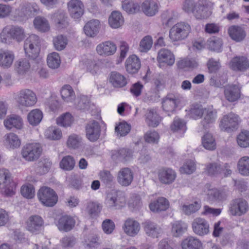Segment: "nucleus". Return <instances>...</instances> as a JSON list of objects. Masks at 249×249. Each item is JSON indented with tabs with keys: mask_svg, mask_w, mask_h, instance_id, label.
Here are the masks:
<instances>
[{
	"mask_svg": "<svg viewBox=\"0 0 249 249\" xmlns=\"http://www.w3.org/2000/svg\"><path fill=\"white\" fill-rule=\"evenodd\" d=\"M201 206L200 202L195 201L191 204L182 205L181 210L185 214L190 215L197 212Z\"/></svg>",
	"mask_w": 249,
	"mask_h": 249,
	"instance_id": "nucleus-56",
	"label": "nucleus"
},
{
	"mask_svg": "<svg viewBox=\"0 0 249 249\" xmlns=\"http://www.w3.org/2000/svg\"><path fill=\"white\" fill-rule=\"evenodd\" d=\"M31 67L30 63L26 58L20 59L15 63V68L17 72L20 74H23L29 71Z\"/></svg>",
	"mask_w": 249,
	"mask_h": 249,
	"instance_id": "nucleus-55",
	"label": "nucleus"
},
{
	"mask_svg": "<svg viewBox=\"0 0 249 249\" xmlns=\"http://www.w3.org/2000/svg\"><path fill=\"white\" fill-rule=\"evenodd\" d=\"M53 21L56 27L59 29L66 28L69 25L68 18L63 12H57L52 16Z\"/></svg>",
	"mask_w": 249,
	"mask_h": 249,
	"instance_id": "nucleus-29",
	"label": "nucleus"
},
{
	"mask_svg": "<svg viewBox=\"0 0 249 249\" xmlns=\"http://www.w3.org/2000/svg\"><path fill=\"white\" fill-rule=\"evenodd\" d=\"M16 184L11 179L9 172L5 169H0V189L3 194L11 196L15 194Z\"/></svg>",
	"mask_w": 249,
	"mask_h": 249,
	"instance_id": "nucleus-5",
	"label": "nucleus"
},
{
	"mask_svg": "<svg viewBox=\"0 0 249 249\" xmlns=\"http://www.w3.org/2000/svg\"><path fill=\"white\" fill-rule=\"evenodd\" d=\"M230 67L233 71H244L249 68V60L245 56H236L231 60Z\"/></svg>",
	"mask_w": 249,
	"mask_h": 249,
	"instance_id": "nucleus-19",
	"label": "nucleus"
},
{
	"mask_svg": "<svg viewBox=\"0 0 249 249\" xmlns=\"http://www.w3.org/2000/svg\"><path fill=\"white\" fill-rule=\"evenodd\" d=\"M160 6V4L156 0H145L142 2L141 8L145 15L152 17L158 13Z\"/></svg>",
	"mask_w": 249,
	"mask_h": 249,
	"instance_id": "nucleus-18",
	"label": "nucleus"
},
{
	"mask_svg": "<svg viewBox=\"0 0 249 249\" xmlns=\"http://www.w3.org/2000/svg\"><path fill=\"white\" fill-rule=\"evenodd\" d=\"M157 60L160 64L165 63L169 66L173 65L175 63V56L169 50L161 49L158 53Z\"/></svg>",
	"mask_w": 249,
	"mask_h": 249,
	"instance_id": "nucleus-28",
	"label": "nucleus"
},
{
	"mask_svg": "<svg viewBox=\"0 0 249 249\" xmlns=\"http://www.w3.org/2000/svg\"><path fill=\"white\" fill-rule=\"evenodd\" d=\"M145 234L152 238H158L163 233L162 228L156 223L147 220L142 223Z\"/></svg>",
	"mask_w": 249,
	"mask_h": 249,
	"instance_id": "nucleus-13",
	"label": "nucleus"
},
{
	"mask_svg": "<svg viewBox=\"0 0 249 249\" xmlns=\"http://www.w3.org/2000/svg\"><path fill=\"white\" fill-rule=\"evenodd\" d=\"M60 62V58L58 53L53 52L48 55L47 64L50 68L53 69H57L59 67Z\"/></svg>",
	"mask_w": 249,
	"mask_h": 249,
	"instance_id": "nucleus-57",
	"label": "nucleus"
},
{
	"mask_svg": "<svg viewBox=\"0 0 249 249\" xmlns=\"http://www.w3.org/2000/svg\"><path fill=\"white\" fill-rule=\"evenodd\" d=\"M125 66L128 73H136L138 72L141 66L140 60L136 55H131L126 60Z\"/></svg>",
	"mask_w": 249,
	"mask_h": 249,
	"instance_id": "nucleus-24",
	"label": "nucleus"
},
{
	"mask_svg": "<svg viewBox=\"0 0 249 249\" xmlns=\"http://www.w3.org/2000/svg\"><path fill=\"white\" fill-rule=\"evenodd\" d=\"M74 119L69 112H66L56 119V124L64 127L71 126L73 123Z\"/></svg>",
	"mask_w": 249,
	"mask_h": 249,
	"instance_id": "nucleus-49",
	"label": "nucleus"
},
{
	"mask_svg": "<svg viewBox=\"0 0 249 249\" xmlns=\"http://www.w3.org/2000/svg\"><path fill=\"white\" fill-rule=\"evenodd\" d=\"M51 165L52 163L50 159L42 158L38 161L36 171L39 175L45 174L49 171Z\"/></svg>",
	"mask_w": 249,
	"mask_h": 249,
	"instance_id": "nucleus-47",
	"label": "nucleus"
},
{
	"mask_svg": "<svg viewBox=\"0 0 249 249\" xmlns=\"http://www.w3.org/2000/svg\"><path fill=\"white\" fill-rule=\"evenodd\" d=\"M239 173L244 176H249V157L244 156L241 158L237 163Z\"/></svg>",
	"mask_w": 249,
	"mask_h": 249,
	"instance_id": "nucleus-45",
	"label": "nucleus"
},
{
	"mask_svg": "<svg viewBox=\"0 0 249 249\" xmlns=\"http://www.w3.org/2000/svg\"><path fill=\"white\" fill-rule=\"evenodd\" d=\"M86 137L91 142L97 141L100 136L101 127L98 122L89 123L86 127Z\"/></svg>",
	"mask_w": 249,
	"mask_h": 249,
	"instance_id": "nucleus-16",
	"label": "nucleus"
},
{
	"mask_svg": "<svg viewBox=\"0 0 249 249\" xmlns=\"http://www.w3.org/2000/svg\"><path fill=\"white\" fill-rule=\"evenodd\" d=\"M208 46L210 50L219 52L222 49V40L216 37H211L208 40Z\"/></svg>",
	"mask_w": 249,
	"mask_h": 249,
	"instance_id": "nucleus-58",
	"label": "nucleus"
},
{
	"mask_svg": "<svg viewBox=\"0 0 249 249\" xmlns=\"http://www.w3.org/2000/svg\"><path fill=\"white\" fill-rule=\"evenodd\" d=\"M124 22V18L121 13L117 11H113L108 18L109 25L112 28H118L121 26Z\"/></svg>",
	"mask_w": 249,
	"mask_h": 249,
	"instance_id": "nucleus-43",
	"label": "nucleus"
},
{
	"mask_svg": "<svg viewBox=\"0 0 249 249\" xmlns=\"http://www.w3.org/2000/svg\"><path fill=\"white\" fill-rule=\"evenodd\" d=\"M10 36L18 42L23 40L25 37L24 29L19 26H13L9 30Z\"/></svg>",
	"mask_w": 249,
	"mask_h": 249,
	"instance_id": "nucleus-50",
	"label": "nucleus"
},
{
	"mask_svg": "<svg viewBox=\"0 0 249 249\" xmlns=\"http://www.w3.org/2000/svg\"><path fill=\"white\" fill-rule=\"evenodd\" d=\"M111 156L114 160L117 161L125 162L132 158V152L129 149L122 148L113 151Z\"/></svg>",
	"mask_w": 249,
	"mask_h": 249,
	"instance_id": "nucleus-34",
	"label": "nucleus"
},
{
	"mask_svg": "<svg viewBox=\"0 0 249 249\" xmlns=\"http://www.w3.org/2000/svg\"><path fill=\"white\" fill-rule=\"evenodd\" d=\"M133 171L129 168H122L117 173V182L122 186H128L131 184L133 180Z\"/></svg>",
	"mask_w": 249,
	"mask_h": 249,
	"instance_id": "nucleus-14",
	"label": "nucleus"
},
{
	"mask_svg": "<svg viewBox=\"0 0 249 249\" xmlns=\"http://www.w3.org/2000/svg\"><path fill=\"white\" fill-rule=\"evenodd\" d=\"M240 122L238 115L231 112L223 117L219 126L221 130L231 132L237 129Z\"/></svg>",
	"mask_w": 249,
	"mask_h": 249,
	"instance_id": "nucleus-8",
	"label": "nucleus"
},
{
	"mask_svg": "<svg viewBox=\"0 0 249 249\" xmlns=\"http://www.w3.org/2000/svg\"><path fill=\"white\" fill-rule=\"evenodd\" d=\"M34 24L36 28L41 32H47L50 29L48 21L44 18L37 17L34 19Z\"/></svg>",
	"mask_w": 249,
	"mask_h": 249,
	"instance_id": "nucleus-54",
	"label": "nucleus"
},
{
	"mask_svg": "<svg viewBox=\"0 0 249 249\" xmlns=\"http://www.w3.org/2000/svg\"><path fill=\"white\" fill-rule=\"evenodd\" d=\"M82 143V138L79 135L72 134L70 135L67 141V145L70 148L77 149Z\"/></svg>",
	"mask_w": 249,
	"mask_h": 249,
	"instance_id": "nucleus-53",
	"label": "nucleus"
},
{
	"mask_svg": "<svg viewBox=\"0 0 249 249\" xmlns=\"http://www.w3.org/2000/svg\"><path fill=\"white\" fill-rule=\"evenodd\" d=\"M22 14L21 17L32 18L39 14L40 10L38 6L35 2L25 3L21 9Z\"/></svg>",
	"mask_w": 249,
	"mask_h": 249,
	"instance_id": "nucleus-33",
	"label": "nucleus"
},
{
	"mask_svg": "<svg viewBox=\"0 0 249 249\" xmlns=\"http://www.w3.org/2000/svg\"><path fill=\"white\" fill-rule=\"evenodd\" d=\"M238 144L241 147H247L249 146V132L242 131L237 136Z\"/></svg>",
	"mask_w": 249,
	"mask_h": 249,
	"instance_id": "nucleus-63",
	"label": "nucleus"
},
{
	"mask_svg": "<svg viewBox=\"0 0 249 249\" xmlns=\"http://www.w3.org/2000/svg\"><path fill=\"white\" fill-rule=\"evenodd\" d=\"M100 22L97 19H92L88 21L84 27L85 34L89 37H93L99 33Z\"/></svg>",
	"mask_w": 249,
	"mask_h": 249,
	"instance_id": "nucleus-26",
	"label": "nucleus"
},
{
	"mask_svg": "<svg viewBox=\"0 0 249 249\" xmlns=\"http://www.w3.org/2000/svg\"><path fill=\"white\" fill-rule=\"evenodd\" d=\"M178 103V100L175 96H167L163 99L162 104V108L164 111L170 115V113H173Z\"/></svg>",
	"mask_w": 249,
	"mask_h": 249,
	"instance_id": "nucleus-35",
	"label": "nucleus"
},
{
	"mask_svg": "<svg viewBox=\"0 0 249 249\" xmlns=\"http://www.w3.org/2000/svg\"><path fill=\"white\" fill-rule=\"evenodd\" d=\"M230 36L234 40L240 42L246 37V34L245 30L238 26H232L228 30Z\"/></svg>",
	"mask_w": 249,
	"mask_h": 249,
	"instance_id": "nucleus-38",
	"label": "nucleus"
},
{
	"mask_svg": "<svg viewBox=\"0 0 249 249\" xmlns=\"http://www.w3.org/2000/svg\"><path fill=\"white\" fill-rule=\"evenodd\" d=\"M203 120L201 124L204 128H207L209 124L214 123L217 117V112L211 108H205L203 113Z\"/></svg>",
	"mask_w": 249,
	"mask_h": 249,
	"instance_id": "nucleus-36",
	"label": "nucleus"
},
{
	"mask_svg": "<svg viewBox=\"0 0 249 249\" xmlns=\"http://www.w3.org/2000/svg\"><path fill=\"white\" fill-rule=\"evenodd\" d=\"M37 196L41 203L47 207H53L57 202L58 197L56 193L50 187H41L37 192Z\"/></svg>",
	"mask_w": 249,
	"mask_h": 249,
	"instance_id": "nucleus-6",
	"label": "nucleus"
},
{
	"mask_svg": "<svg viewBox=\"0 0 249 249\" xmlns=\"http://www.w3.org/2000/svg\"><path fill=\"white\" fill-rule=\"evenodd\" d=\"M191 31L190 25L180 22L174 25L169 32V37L173 41H178L186 38Z\"/></svg>",
	"mask_w": 249,
	"mask_h": 249,
	"instance_id": "nucleus-4",
	"label": "nucleus"
},
{
	"mask_svg": "<svg viewBox=\"0 0 249 249\" xmlns=\"http://www.w3.org/2000/svg\"><path fill=\"white\" fill-rule=\"evenodd\" d=\"M248 210V202L243 198H237L230 203L229 211L232 215L241 216L245 214Z\"/></svg>",
	"mask_w": 249,
	"mask_h": 249,
	"instance_id": "nucleus-9",
	"label": "nucleus"
},
{
	"mask_svg": "<svg viewBox=\"0 0 249 249\" xmlns=\"http://www.w3.org/2000/svg\"><path fill=\"white\" fill-rule=\"evenodd\" d=\"M209 199L213 201H222L226 199L227 194L225 191L213 188L209 190Z\"/></svg>",
	"mask_w": 249,
	"mask_h": 249,
	"instance_id": "nucleus-40",
	"label": "nucleus"
},
{
	"mask_svg": "<svg viewBox=\"0 0 249 249\" xmlns=\"http://www.w3.org/2000/svg\"><path fill=\"white\" fill-rule=\"evenodd\" d=\"M42 149L38 143H30L23 146L21 151L22 158L28 161H33L38 159Z\"/></svg>",
	"mask_w": 249,
	"mask_h": 249,
	"instance_id": "nucleus-7",
	"label": "nucleus"
},
{
	"mask_svg": "<svg viewBox=\"0 0 249 249\" xmlns=\"http://www.w3.org/2000/svg\"><path fill=\"white\" fill-rule=\"evenodd\" d=\"M15 55L13 52L9 50H0V66L8 68L12 65Z\"/></svg>",
	"mask_w": 249,
	"mask_h": 249,
	"instance_id": "nucleus-32",
	"label": "nucleus"
},
{
	"mask_svg": "<svg viewBox=\"0 0 249 249\" xmlns=\"http://www.w3.org/2000/svg\"><path fill=\"white\" fill-rule=\"evenodd\" d=\"M45 136L48 139L57 140L62 137L61 130L55 127H49L45 132Z\"/></svg>",
	"mask_w": 249,
	"mask_h": 249,
	"instance_id": "nucleus-61",
	"label": "nucleus"
},
{
	"mask_svg": "<svg viewBox=\"0 0 249 249\" xmlns=\"http://www.w3.org/2000/svg\"><path fill=\"white\" fill-rule=\"evenodd\" d=\"M202 143L203 147L209 150H213L216 148L215 139L211 133L205 134L202 138Z\"/></svg>",
	"mask_w": 249,
	"mask_h": 249,
	"instance_id": "nucleus-48",
	"label": "nucleus"
},
{
	"mask_svg": "<svg viewBox=\"0 0 249 249\" xmlns=\"http://www.w3.org/2000/svg\"><path fill=\"white\" fill-rule=\"evenodd\" d=\"M61 95L64 102H72L75 98V94L72 87L69 85L62 87L60 90Z\"/></svg>",
	"mask_w": 249,
	"mask_h": 249,
	"instance_id": "nucleus-42",
	"label": "nucleus"
},
{
	"mask_svg": "<svg viewBox=\"0 0 249 249\" xmlns=\"http://www.w3.org/2000/svg\"><path fill=\"white\" fill-rule=\"evenodd\" d=\"M224 93L226 99L229 102L236 101L240 97L241 88L236 84L226 85L224 87Z\"/></svg>",
	"mask_w": 249,
	"mask_h": 249,
	"instance_id": "nucleus-17",
	"label": "nucleus"
},
{
	"mask_svg": "<svg viewBox=\"0 0 249 249\" xmlns=\"http://www.w3.org/2000/svg\"><path fill=\"white\" fill-rule=\"evenodd\" d=\"M193 231L197 235L204 236L210 231V226L208 221L202 217H196L192 223Z\"/></svg>",
	"mask_w": 249,
	"mask_h": 249,
	"instance_id": "nucleus-11",
	"label": "nucleus"
},
{
	"mask_svg": "<svg viewBox=\"0 0 249 249\" xmlns=\"http://www.w3.org/2000/svg\"><path fill=\"white\" fill-rule=\"evenodd\" d=\"M145 116V122L150 127H157L161 121V117L154 109H147Z\"/></svg>",
	"mask_w": 249,
	"mask_h": 249,
	"instance_id": "nucleus-27",
	"label": "nucleus"
},
{
	"mask_svg": "<svg viewBox=\"0 0 249 249\" xmlns=\"http://www.w3.org/2000/svg\"><path fill=\"white\" fill-rule=\"evenodd\" d=\"M44 224L42 218L38 215L29 217L27 221V229L32 233H37Z\"/></svg>",
	"mask_w": 249,
	"mask_h": 249,
	"instance_id": "nucleus-20",
	"label": "nucleus"
},
{
	"mask_svg": "<svg viewBox=\"0 0 249 249\" xmlns=\"http://www.w3.org/2000/svg\"><path fill=\"white\" fill-rule=\"evenodd\" d=\"M212 3L206 0H201L196 4L193 11L194 16L199 19L207 18L212 13Z\"/></svg>",
	"mask_w": 249,
	"mask_h": 249,
	"instance_id": "nucleus-10",
	"label": "nucleus"
},
{
	"mask_svg": "<svg viewBox=\"0 0 249 249\" xmlns=\"http://www.w3.org/2000/svg\"><path fill=\"white\" fill-rule=\"evenodd\" d=\"M169 207V202L165 197H159L156 200L149 204L150 210L153 212L159 213L166 211Z\"/></svg>",
	"mask_w": 249,
	"mask_h": 249,
	"instance_id": "nucleus-31",
	"label": "nucleus"
},
{
	"mask_svg": "<svg viewBox=\"0 0 249 249\" xmlns=\"http://www.w3.org/2000/svg\"><path fill=\"white\" fill-rule=\"evenodd\" d=\"M42 118L43 113L39 109H33L27 115L28 121L33 126L38 125L41 121Z\"/></svg>",
	"mask_w": 249,
	"mask_h": 249,
	"instance_id": "nucleus-44",
	"label": "nucleus"
},
{
	"mask_svg": "<svg viewBox=\"0 0 249 249\" xmlns=\"http://www.w3.org/2000/svg\"><path fill=\"white\" fill-rule=\"evenodd\" d=\"M74 105L75 107L79 110L88 109L89 106V99L87 96L81 95L77 98Z\"/></svg>",
	"mask_w": 249,
	"mask_h": 249,
	"instance_id": "nucleus-59",
	"label": "nucleus"
},
{
	"mask_svg": "<svg viewBox=\"0 0 249 249\" xmlns=\"http://www.w3.org/2000/svg\"><path fill=\"white\" fill-rule=\"evenodd\" d=\"M182 249H202V244L201 241L192 236H188L183 239L181 243Z\"/></svg>",
	"mask_w": 249,
	"mask_h": 249,
	"instance_id": "nucleus-30",
	"label": "nucleus"
},
{
	"mask_svg": "<svg viewBox=\"0 0 249 249\" xmlns=\"http://www.w3.org/2000/svg\"><path fill=\"white\" fill-rule=\"evenodd\" d=\"M23 120L21 117L17 115H11L8 116L4 121L5 127L10 130L13 128L21 129L23 127Z\"/></svg>",
	"mask_w": 249,
	"mask_h": 249,
	"instance_id": "nucleus-25",
	"label": "nucleus"
},
{
	"mask_svg": "<svg viewBox=\"0 0 249 249\" xmlns=\"http://www.w3.org/2000/svg\"><path fill=\"white\" fill-rule=\"evenodd\" d=\"M109 82L115 88H122L127 84L125 77L117 71H113L110 73Z\"/></svg>",
	"mask_w": 249,
	"mask_h": 249,
	"instance_id": "nucleus-39",
	"label": "nucleus"
},
{
	"mask_svg": "<svg viewBox=\"0 0 249 249\" xmlns=\"http://www.w3.org/2000/svg\"><path fill=\"white\" fill-rule=\"evenodd\" d=\"M105 203L108 209L120 210L126 203L124 194L119 190H112L107 194Z\"/></svg>",
	"mask_w": 249,
	"mask_h": 249,
	"instance_id": "nucleus-1",
	"label": "nucleus"
},
{
	"mask_svg": "<svg viewBox=\"0 0 249 249\" xmlns=\"http://www.w3.org/2000/svg\"><path fill=\"white\" fill-rule=\"evenodd\" d=\"M53 44L56 50L61 51L66 48L68 44V39L66 36L58 35L53 37Z\"/></svg>",
	"mask_w": 249,
	"mask_h": 249,
	"instance_id": "nucleus-46",
	"label": "nucleus"
},
{
	"mask_svg": "<svg viewBox=\"0 0 249 249\" xmlns=\"http://www.w3.org/2000/svg\"><path fill=\"white\" fill-rule=\"evenodd\" d=\"M75 161L71 156L64 157L60 162V167L65 171L72 170L75 166Z\"/></svg>",
	"mask_w": 249,
	"mask_h": 249,
	"instance_id": "nucleus-52",
	"label": "nucleus"
},
{
	"mask_svg": "<svg viewBox=\"0 0 249 249\" xmlns=\"http://www.w3.org/2000/svg\"><path fill=\"white\" fill-rule=\"evenodd\" d=\"M141 227L139 223L133 219L128 218L124 222L123 229L128 236L134 237L138 234Z\"/></svg>",
	"mask_w": 249,
	"mask_h": 249,
	"instance_id": "nucleus-23",
	"label": "nucleus"
},
{
	"mask_svg": "<svg viewBox=\"0 0 249 249\" xmlns=\"http://www.w3.org/2000/svg\"><path fill=\"white\" fill-rule=\"evenodd\" d=\"M5 144L12 149L17 148L21 144V141L18 136L14 133H9L4 137Z\"/></svg>",
	"mask_w": 249,
	"mask_h": 249,
	"instance_id": "nucleus-41",
	"label": "nucleus"
},
{
	"mask_svg": "<svg viewBox=\"0 0 249 249\" xmlns=\"http://www.w3.org/2000/svg\"><path fill=\"white\" fill-rule=\"evenodd\" d=\"M177 16L173 11H166L161 15L162 23L166 26H170L176 19Z\"/></svg>",
	"mask_w": 249,
	"mask_h": 249,
	"instance_id": "nucleus-60",
	"label": "nucleus"
},
{
	"mask_svg": "<svg viewBox=\"0 0 249 249\" xmlns=\"http://www.w3.org/2000/svg\"><path fill=\"white\" fill-rule=\"evenodd\" d=\"M171 233L175 237L182 236L188 229L187 224L182 221H175L171 224Z\"/></svg>",
	"mask_w": 249,
	"mask_h": 249,
	"instance_id": "nucleus-37",
	"label": "nucleus"
},
{
	"mask_svg": "<svg viewBox=\"0 0 249 249\" xmlns=\"http://www.w3.org/2000/svg\"><path fill=\"white\" fill-rule=\"evenodd\" d=\"M223 168L218 163H208L205 167V172L210 176H217L222 172Z\"/></svg>",
	"mask_w": 249,
	"mask_h": 249,
	"instance_id": "nucleus-51",
	"label": "nucleus"
},
{
	"mask_svg": "<svg viewBox=\"0 0 249 249\" xmlns=\"http://www.w3.org/2000/svg\"><path fill=\"white\" fill-rule=\"evenodd\" d=\"M153 44L152 37L149 36H144L140 41L139 49L141 52H147Z\"/></svg>",
	"mask_w": 249,
	"mask_h": 249,
	"instance_id": "nucleus-62",
	"label": "nucleus"
},
{
	"mask_svg": "<svg viewBox=\"0 0 249 249\" xmlns=\"http://www.w3.org/2000/svg\"><path fill=\"white\" fill-rule=\"evenodd\" d=\"M40 39L37 36L30 35L24 41V50L26 55L33 60L36 59L40 52Z\"/></svg>",
	"mask_w": 249,
	"mask_h": 249,
	"instance_id": "nucleus-2",
	"label": "nucleus"
},
{
	"mask_svg": "<svg viewBox=\"0 0 249 249\" xmlns=\"http://www.w3.org/2000/svg\"><path fill=\"white\" fill-rule=\"evenodd\" d=\"M15 100L19 107H31L36 104L37 97L33 90L26 89H21L17 93Z\"/></svg>",
	"mask_w": 249,
	"mask_h": 249,
	"instance_id": "nucleus-3",
	"label": "nucleus"
},
{
	"mask_svg": "<svg viewBox=\"0 0 249 249\" xmlns=\"http://www.w3.org/2000/svg\"><path fill=\"white\" fill-rule=\"evenodd\" d=\"M131 126L125 122H121L118 125L115 127V131L118 136H125L130 131Z\"/></svg>",
	"mask_w": 249,
	"mask_h": 249,
	"instance_id": "nucleus-64",
	"label": "nucleus"
},
{
	"mask_svg": "<svg viewBox=\"0 0 249 249\" xmlns=\"http://www.w3.org/2000/svg\"><path fill=\"white\" fill-rule=\"evenodd\" d=\"M158 176L159 180L163 184L172 183L176 177L175 172L170 168H162L159 170Z\"/></svg>",
	"mask_w": 249,
	"mask_h": 249,
	"instance_id": "nucleus-22",
	"label": "nucleus"
},
{
	"mask_svg": "<svg viewBox=\"0 0 249 249\" xmlns=\"http://www.w3.org/2000/svg\"><path fill=\"white\" fill-rule=\"evenodd\" d=\"M68 11L71 18L78 19L84 13V5L80 0H71L67 3Z\"/></svg>",
	"mask_w": 249,
	"mask_h": 249,
	"instance_id": "nucleus-12",
	"label": "nucleus"
},
{
	"mask_svg": "<svg viewBox=\"0 0 249 249\" xmlns=\"http://www.w3.org/2000/svg\"><path fill=\"white\" fill-rule=\"evenodd\" d=\"M55 224L60 231L68 232L74 228L75 220L70 215H64L56 221Z\"/></svg>",
	"mask_w": 249,
	"mask_h": 249,
	"instance_id": "nucleus-15",
	"label": "nucleus"
},
{
	"mask_svg": "<svg viewBox=\"0 0 249 249\" xmlns=\"http://www.w3.org/2000/svg\"><path fill=\"white\" fill-rule=\"evenodd\" d=\"M117 47L111 41H105L97 45L96 51L100 55L109 56L113 55L116 52Z\"/></svg>",
	"mask_w": 249,
	"mask_h": 249,
	"instance_id": "nucleus-21",
	"label": "nucleus"
}]
</instances>
